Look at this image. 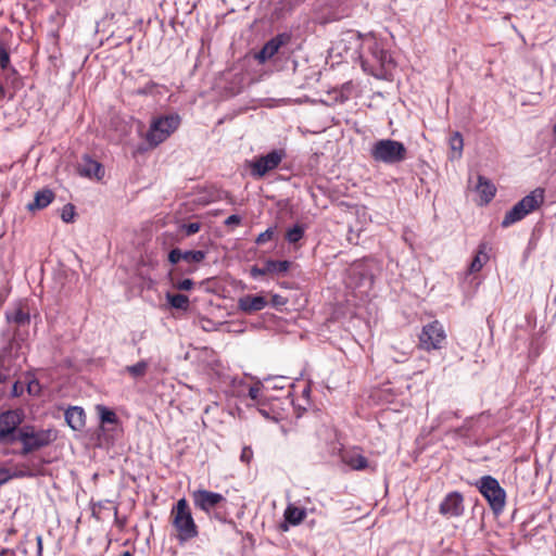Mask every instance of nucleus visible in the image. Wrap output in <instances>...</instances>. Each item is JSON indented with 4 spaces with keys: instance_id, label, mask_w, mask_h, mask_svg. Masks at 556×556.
Instances as JSON below:
<instances>
[{
    "instance_id": "nucleus-1",
    "label": "nucleus",
    "mask_w": 556,
    "mask_h": 556,
    "mask_svg": "<svg viewBox=\"0 0 556 556\" xmlns=\"http://www.w3.org/2000/svg\"><path fill=\"white\" fill-rule=\"evenodd\" d=\"M170 522L180 543L191 541L199 535V528L192 516L188 501L182 497L172 507Z\"/></svg>"
},
{
    "instance_id": "nucleus-2",
    "label": "nucleus",
    "mask_w": 556,
    "mask_h": 556,
    "mask_svg": "<svg viewBox=\"0 0 556 556\" xmlns=\"http://www.w3.org/2000/svg\"><path fill=\"white\" fill-rule=\"evenodd\" d=\"M191 498L195 509L205 513L220 522L227 520V498L217 492L198 489L191 492Z\"/></svg>"
},
{
    "instance_id": "nucleus-3",
    "label": "nucleus",
    "mask_w": 556,
    "mask_h": 556,
    "mask_svg": "<svg viewBox=\"0 0 556 556\" xmlns=\"http://www.w3.org/2000/svg\"><path fill=\"white\" fill-rule=\"evenodd\" d=\"M58 438L54 429H36L35 426L25 425L17 431V439L23 445L21 454L27 455L50 445Z\"/></svg>"
},
{
    "instance_id": "nucleus-4",
    "label": "nucleus",
    "mask_w": 556,
    "mask_h": 556,
    "mask_svg": "<svg viewBox=\"0 0 556 556\" xmlns=\"http://www.w3.org/2000/svg\"><path fill=\"white\" fill-rule=\"evenodd\" d=\"M475 486L488 502L494 515H501L506 507L507 494L500 482L492 476H482L476 481Z\"/></svg>"
},
{
    "instance_id": "nucleus-5",
    "label": "nucleus",
    "mask_w": 556,
    "mask_h": 556,
    "mask_svg": "<svg viewBox=\"0 0 556 556\" xmlns=\"http://www.w3.org/2000/svg\"><path fill=\"white\" fill-rule=\"evenodd\" d=\"M545 191L543 188H535L528 195L517 202L508 212H506L502 227L506 228L513 224L520 222L528 214L538 210L544 202Z\"/></svg>"
},
{
    "instance_id": "nucleus-6",
    "label": "nucleus",
    "mask_w": 556,
    "mask_h": 556,
    "mask_svg": "<svg viewBox=\"0 0 556 556\" xmlns=\"http://www.w3.org/2000/svg\"><path fill=\"white\" fill-rule=\"evenodd\" d=\"M23 87V80L17 70L11 65L10 52L4 45L0 42V100L8 96L12 90L10 98Z\"/></svg>"
},
{
    "instance_id": "nucleus-7",
    "label": "nucleus",
    "mask_w": 556,
    "mask_h": 556,
    "mask_svg": "<svg viewBox=\"0 0 556 556\" xmlns=\"http://www.w3.org/2000/svg\"><path fill=\"white\" fill-rule=\"evenodd\" d=\"M180 125L177 114L165 115L152 119L146 134V141L150 148H156L164 142Z\"/></svg>"
},
{
    "instance_id": "nucleus-8",
    "label": "nucleus",
    "mask_w": 556,
    "mask_h": 556,
    "mask_svg": "<svg viewBox=\"0 0 556 556\" xmlns=\"http://www.w3.org/2000/svg\"><path fill=\"white\" fill-rule=\"evenodd\" d=\"M370 155L376 162L396 164L406 160L407 149L400 141L381 139L374 143Z\"/></svg>"
},
{
    "instance_id": "nucleus-9",
    "label": "nucleus",
    "mask_w": 556,
    "mask_h": 556,
    "mask_svg": "<svg viewBox=\"0 0 556 556\" xmlns=\"http://www.w3.org/2000/svg\"><path fill=\"white\" fill-rule=\"evenodd\" d=\"M446 339L444 326L435 319L422 326L418 334L417 348L426 352L442 350Z\"/></svg>"
},
{
    "instance_id": "nucleus-10",
    "label": "nucleus",
    "mask_w": 556,
    "mask_h": 556,
    "mask_svg": "<svg viewBox=\"0 0 556 556\" xmlns=\"http://www.w3.org/2000/svg\"><path fill=\"white\" fill-rule=\"evenodd\" d=\"M364 51L367 54L361 55V65L364 72L377 76L378 71L383 70L389 54L376 40H369L365 42Z\"/></svg>"
},
{
    "instance_id": "nucleus-11",
    "label": "nucleus",
    "mask_w": 556,
    "mask_h": 556,
    "mask_svg": "<svg viewBox=\"0 0 556 556\" xmlns=\"http://www.w3.org/2000/svg\"><path fill=\"white\" fill-rule=\"evenodd\" d=\"M24 421L21 409H9L0 414V443L13 444L17 439V431Z\"/></svg>"
},
{
    "instance_id": "nucleus-12",
    "label": "nucleus",
    "mask_w": 556,
    "mask_h": 556,
    "mask_svg": "<svg viewBox=\"0 0 556 556\" xmlns=\"http://www.w3.org/2000/svg\"><path fill=\"white\" fill-rule=\"evenodd\" d=\"M285 156V151L279 149L256 157L250 163L252 176L257 178L264 177L268 172L277 168Z\"/></svg>"
},
{
    "instance_id": "nucleus-13",
    "label": "nucleus",
    "mask_w": 556,
    "mask_h": 556,
    "mask_svg": "<svg viewBox=\"0 0 556 556\" xmlns=\"http://www.w3.org/2000/svg\"><path fill=\"white\" fill-rule=\"evenodd\" d=\"M5 319L9 325L15 328L28 327L30 324V307L28 300L22 299L13 303L5 312Z\"/></svg>"
},
{
    "instance_id": "nucleus-14",
    "label": "nucleus",
    "mask_w": 556,
    "mask_h": 556,
    "mask_svg": "<svg viewBox=\"0 0 556 556\" xmlns=\"http://www.w3.org/2000/svg\"><path fill=\"white\" fill-rule=\"evenodd\" d=\"M439 513L445 518H458L465 513L464 496L458 491L450 492L439 505Z\"/></svg>"
},
{
    "instance_id": "nucleus-15",
    "label": "nucleus",
    "mask_w": 556,
    "mask_h": 556,
    "mask_svg": "<svg viewBox=\"0 0 556 556\" xmlns=\"http://www.w3.org/2000/svg\"><path fill=\"white\" fill-rule=\"evenodd\" d=\"M77 170L81 177L96 180H101L105 175L104 166L88 154L81 156Z\"/></svg>"
},
{
    "instance_id": "nucleus-16",
    "label": "nucleus",
    "mask_w": 556,
    "mask_h": 556,
    "mask_svg": "<svg viewBox=\"0 0 556 556\" xmlns=\"http://www.w3.org/2000/svg\"><path fill=\"white\" fill-rule=\"evenodd\" d=\"M289 41L290 35H277L263 46L261 51L257 53L256 59L258 60L260 63H265L266 61L270 60L275 54H277L282 46L288 45Z\"/></svg>"
},
{
    "instance_id": "nucleus-17",
    "label": "nucleus",
    "mask_w": 556,
    "mask_h": 556,
    "mask_svg": "<svg viewBox=\"0 0 556 556\" xmlns=\"http://www.w3.org/2000/svg\"><path fill=\"white\" fill-rule=\"evenodd\" d=\"M341 459L353 470H365L368 468L372 471L375 470V467H370L368 459L362 454L359 447L344 450L341 453Z\"/></svg>"
},
{
    "instance_id": "nucleus-18",
    "label": "nucleus",
    "mask_w": 556,
    "mask_h": 556,
    "mask_svg": "<svg viewBox=\"0 0 556 556\" xmlns=\"http://www.w3.org/2000/svg\"><path fill=\"white\" fill-rule=\"evenodd\" d=\"M291 263L289 261H274L268 260L263 267L253 266L251 268V276L257 278L266 275L285 274L289 270Z\"/></svg>"
},
{
    "instance_id": "nucleus-19",
    "label": "nucleus",
    "mask_w": 556,
    "mask_h": 556,
    "mask_svg": "<svg viewBox=\"0 0 556 556\" xmlns=\"http://www.w3.org/2000/svg\"><path fill=\"white\" fill-rule=\"evenodd\" d=\"M206 253L203 251H181L178 248L170 250L168 253V262L172 265L178 264L180 261H185L188 264H199L204 261Z\"/></svg>"
},
{
    "instance_id": "nucleus-20",
    "label": "nucleus",
    "mask_w": 556,
    "mask_h": 556,
    "mask_svg": "<svg viewBox=\"0 0 556 556\" xmlns=\"http://www.w3.org/2000/svg\"><path fill=\"white\" fill-rule=\"evenodd\" d=\"M239 308L244 313H254L262 311L267 305V300L263 295H245L239 299Z\"/></svg>"
},
{
    "instance_id": "nucleus-21",
    "label": "nucleus",
    "mask_w": 556,
    "mask_h": 556,
    "mask_svg": "<svg viewBox=\"0 0 556 556\" xmlns=\"http://www.w3.org/2000/svg\"><path fill=\"white\" fill-rule=\"evenodd\" d=\"M65 420L73 430H81L85 427L86 414L81 407L72 406L65 412Z\"/></svg>"
},
{
    "instance_id": "nucleus-22",
    "label": "nucleus",
    "mask_w": 556,
    "mask_h": 556,
    "mask_svg": "<svg viewBox=\"0 0 556 556\" xmlns=\"http://www.w3.org/2000/svg\"><path fill=\"white\" fill-rule=\"evenodd\" d=\"M490 247L486 242H481L478 247L477 253L469 265V273L475 274L482 269L488 263Z\"/></svg>"
},
{
    "instance_id": "nucleus-23",
    "label": "nucleus",
    "mask_w": 556,
    "mask_h": 556,
    "mask_svg": "<svg viewBox=\"0 0 556 556\" xmlns=\"http://www.w3.org/2000/svg\"><path fill=\"white\" fill-rule=\"evenodd\" d=\"M54 199V193L50 189H42L36 192L34 201L27 204L30 212L46 208Z\"/></svg>"
},
{
    "instance_id": "nucleus-24",
    "label": "nucleus",
    "mask_w": 556,
    "mask_h": 556,
    "mask_svg": "<svg viewBox=\"0 0 556 556\" xmlns=\"http://www.w3.org/2000/svg\"><path fill=\"white\" fill-rule=\"evenodd\" d=\"M477 191L480 194L482 202L484 204H488L495 197L496 188L485 177L479 176L478 177Z\"/></svg>"
},
{
    "instance_id": "nucleus-25",
    "label": "nucleus",
    "mask_w": 556,
    "mask_h": 556,
    "mask_svg": "<svg viewBox=\"0 0 556 556\" xmlns=\"http://www.w3.org/2000/svg\"><path fill=\"white\" fill-rule=\"evenodd\" d=\"M285 520L292 526L300 525L306 517L304 508L296 507L292 504L288 505L285 509Z\"/></svg>"
},
{
    "instance_id": "nucleus-26",
    "label": "nucleus",
    "mask_w": 556,
    "mask_h": 556,
    "mask_svg": "<svg viewBox=\"0 0 556 556\" xmlns=\"http://www.w3.org/2000/svg\"><path fill=\"white\" fill-rule=\"evenodd\" d=\"M448 144L452 151L451 159H459L464 149V139L459 131H455L448 139Z\"/></svg>"
},
{
    "instance_id": "nucleus-27",
    "label": "nucleus",
    "mask_w": 556,
    "mask_h": 556,
    "mask_svg": "<svg viewBox=\"0 0 556 556\" xmlns=\"http://www.w3.org/2000/svg\"><path fill=\"white\" fill-rule=\"evenodd\" d=\"M166 300L169 305L176 309L187 311L189 308V298L181 293H167Z\"/></svg>"
},
{
    "instance_id": "nucleus-28",
    "label": "nucleus",
    "mask_w": 556,
    "mask_h": 556,
    "mask_svg": "<svg viewBox=\"0 0 556 556\" xmlns=\"http://www.w3.org/2000/svg\"><path fill=\"white\" fill-rule=\"evenodd\" d=\"M149 368V363L144 359L139 361L134 365H128L125 367V372H127L131 378L139 379L147 375Z\"/></svg>"
},
{
    "instance_id": "nucleus-29",
    "label": "nucleus",
    "mask_w": 556,
    "mask_h": 556,
    "mask_svg": "<svg viewBox=\"0 0 556 556\" xmlns=\"http://www.w3.org/2000/svg\"><path fill=\"white\" fill-rule=\"evenodd\" d=\"M305 233V227L300 224H295L291 228H289L285 233V239L290 244H296L300 240L303 239Z\"/></svg>"
},
{
    "instance_id": "nucleus-30",
    "label": "nucleus",
    "mask_w": 556,
    "mask_h": 556,
    "mask_svg": "<svg viewBox=\"0 0 556 556\" xmlns=\"http://www.w3.org/2000/svg\"><path fill=\"white\" fill-rule=\"evenodd\" d=\"M263 386L257 382L249 388L248 395L254 402V405L260 404L265 401V396L263 394Z\"/></svg>"
},
{
    "instance_id": "nucleus-31",
    "label": "nucleus",
    "mask_w": 556,
    "mask_h": 556,
    "mask_svg": "<svg viewBox=\"0 0 556 556\" xmlns=\"http://www.w3.org/2000/svg\"><path fill=\"white\" fill-rule=\"evenodd\" d=\"M276 233V227H269L264 232H261L255 239V243L258 245L265 244L273 240Z\"/></svg>"
},
{
    "instance_id": "nucleus-32",
    "label": "nucleus",
    "mask_w": 556,
    "mask_h": 556,
    "mask_svg": "<svg viewBox=\"0 0 556 556\" xmlns=\"http://www.w3.org/2000/svg\"><path fill=\"white\" fill-rule=\"evenodd\" d=\"M75 217V206L73 204H66L61 214V218L65 223H72Z\"/></svg>"
},
{
    "instance_id": "nucleus-33",
    "label": "nucleus",
    "mask_w": 556,
    "mask_h": 556,
    "mask_svg": "<svg viewBox=\"0 0 556 556\" xmlns=\"http://www.w3.org/2000/svg\"><path fill=\"white\" fill-rule=\"evenodd\" d=\"M296 417H301L311 406H307L301 399L292 401Z\"/></svg>"
},
{
    "instance_id": "nucleus-34",
    "label": "nucleus",
    "mask_w": 556,
    "mask_h": 556,
    "mask_svg": "<svg viewBox=\"0 0 556 556\" xmlns=\"http://www.w3.org/2000/svg\"><path fill=\"white\" fill-rule=\"evenodd\" d=\"M101 420H102V422L114 424V422H116V415L113 410L102 407L101 408Z\"/></svg>"
},
{
    "instance_id": "nucleus-35",
    "label": "nucleus",
    "mask_w": 556,
    "mask_h": 556,
    "mask_svg": "<svg viewBox=\"0 0 556 556\" xmlns=\"http://www.w3.org/2000/svg\"><path fill=\"white\" fill-rule=\"evenodd\" d=\"M174 288L182 291H189L193 288L194 282L191 279H182L177 282H173Z\"/></svg>"
},
{
    "instance_id": "nucleus-36",
    "label": "nucleus",
    "mask_w": 556,
    "mask_h": 556,
    "mask_svg": "<svg viewBox=\"0 0 556 556\" xmlns=\"http://www.w3.org/2000/svg\"><path fill=\"white\" fill-rule=\"evenodd\" d=\"M201 224L200 223H189L186 225H182V230L185 231L186 236H192L200 231Z\"/></svg>"
},
{
    "instance_id": "nucleus-37",
    "label": "nucleus",
    "mask_w": 556,
    "mask_h": 556,
    "mask_svg": "<svg viewBox=\"0 0 556 556\" xmlns=\"http://www.w3.org/2000/svg\"><path fill=\"white\" fill-rule=\"evenodd\" d=\"M253 458V450L250 446H244L241 451L240 459L245 464H250Z\"/></svg>"
},
{
    "instance_id": "nucleus-38",
    "label": "nucleus",
    "mask_w": 556,
    "mask_h": 556,
    "mask_svg": "<svg viewBox=\"0 0 556 556\" xmlns=\"http://www.w3.org/2000/svg\"><path fill=\"white\" fill-rule=\"evenodd\" d=\"M257 406V409L258 412L266 418L268 419H274V420H278V417L277 416H271L270 415V409H267V405L265 404V402H261L260 404L256 405Z\"/></svg>"
},
{
    "instance_id": "nucleus-39",
    "label": "nucleus",
    "mask_w": 556,
    "mask_h": 556,
    "mask_svg": "<svg viewBox=\"0 0 556 556\" xmlns=\"http://www.w3.org/2000/svg\"><path fill=\"white\" fill-rule=\"evenodd\" d=\"M301 399L307 406H311V387L306 384L303 390L301 391Z\"/></svg>"
},
{
    "instance_id": "nucleus-40",
    "label": "nucleus",
    "mask_w": 556,
    "mask_h": 556,
    "mask_svg": "<svg viewBox=\"0 0 556 556\" xmlns=\"http://www.w3.org/2000/svg\"><path fill=\"white\" fill-rule=\"evenodd\" d=\"M241 223V217L239 215H230L226 218L225 225L231 226V225H239Z\"/></svg>"
},
{
    "instance_id": "nucleus-41",
    "label": "nucleus",
    "mask_w": 556,
    "mask_h": 556,
    "mask_svg": "<svg viewBox=\"0 0 556 556\" xmlns=\"http://www.w3.org/2000/svg\"><path fill=\"white\" fill-rule=\"evenodd\" d=\"M156 86L155 83L150 81L143 89H139L137 91L138 94H148L152 91V89Z\"/></svg>"
},
{
    "instance_id": "nucleus-42",
    "label": "nucleus",
    "mask_w": 556,
    "mask_h": 556,
    "mask_svg": "<svg viewBox=\"0 0 556 556\" xmlns=\"http://www.w3.org/2000/svg\"><path fill=\"white\" fill-rule=\"evenodd\" d=\"M37 547H38V555L40 556L42 553V538L40 535L37 536Z\"/></svg>"
},
{
    "instance_id": "nucleus-43",
    "label": "nucleus",
    "mask_w": 556,
    "mask_h": 556,
    "mask_svg": "<svg viewBox=\"0 0 556 556\" xmlns=\"http://www.w3.org/2000/svg\"><path fill=\"white\" fill-rule=\"evenodd\" d=\"M279 528L282 530V531H288L289 527H288V522L285 520V522H282Z\"/></svg>"
},
{
    "instance_id": "nucleus-44",
    "label": "nucleus",
    "mask_w": 556,
    "mask_h": 556,
    "mask_svg": "<svg viewBox=\"0 0 556 556\" xmlns=\"http://www.w3.org/2000/svg\"><path fill=\"white\" fill-rule=\"evenodd\" d=\"M195 270H197V267H195V266H191V267H190V268H188L186 271H187L188 274H192V273H194Z\"/></svg>"
},
{
    "instance_id": "nucleus-45",
    "label": "nucleus",
    "mask_w": 556,
    "mask_h": 556,
    "mask_svg": "<svg viewBox=\"0 0 556 556\" xmlns=\"http://www.w3.org/2000/svg\"><path fill=\"white\" fill-rule=\"evenodd\" d=\"M121 556H134L132 553H130L129 551H125L121 554Z\"/></svg>"
},
{
    "instance_id": "nucleus-46",
    "label": "nucleus",
    "mask_w": 556,
    "mask_h": 556,
    "mask_svg": "<svg viewBox=\"0 0 556 556\" xmlns=\"http://www.w3.org/2000/svg\"><path fill=\"white\" fill-rule=\"evenodd\" d=\"M8 378V376L3 375L1 371H0V380H5Z\"/></svg>"
},
{
    "instance_id": "nucleus-47",
    "label": "nucleus",
    "mask_w": 556,
    "mask_h": 556,
    "mask_svg": "<svg viewBox=\"0 0 556 556\" xmlns=\"http://www.w3.org/2000/svg\"><path fill=\"white\" fill-rule=\"evenodd\" d=\"M5 481H8L7 477L0 478V484L4 483Z\"/></svg>"
},
{
    "instance_id": "nucleus-48",
    "label": "nucleus",
    "mask_w": 556,
    "mask_h": 556,
    "mask_svg": "<svg viewBox=\"0 0 556 556\" xmlns=\"http://www.w3.org/2000/svg\"><path fill=\"white\" fill-rule=\"evenodd\" d=\"M5 472H7V471H5L4 469L0 468V476L5 475Z\"/></svg>"
},
{
    "instance_id": "nucleus-49",
    "label": "nucleus",
    "mask_w": 556,
    "mask_h": 556,
    "mask_svg": "<svg viewBox=\"0 0 556 556\" xmlns=\"http://www.w3.org/2000/svg\"><path fill=\"white\" fill-rule=\"evenodd\" d=\"M16 477H24L26 476L25 473H20V475H15Z\"/></svg>"
},
{
    "instance_id": "nucleus-50",
    "label": "nucleus",
    "mask_w": 556,
    "mask_h": 556,
    "mask_svg": "<svg viewBox=\"0 0 556 556\" xmlns=\"http://www.w3.org/2000/svg\"><path fill=\"white\" fill-rule=\"evenodd\" d=\"M554 132H555V136H556V124H555V127H554Z\"/></svg>"
}]
</instances>
